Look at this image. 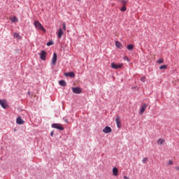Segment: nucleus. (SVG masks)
<instances>
[{"label": "nucleus", "instance_id": "obj_24", "mask_svg": "<svg viewBox=\"0 0 179 179\" xmlns=\"http://www.w3.org/2000/svg\"><path fill=\"white\" fill-rule=\"evenodd\" d=\"M54 45V42L53 41H49L47 43V45L48 47H50V45Z\"/></svg>", "mask_w": 179, "mask_h": 179}, {"label": "nucleus", "instance_id": "obj_9", "mask_svg": "<svg viewBox=\"0 0 179 179\" xmlns=\"http://www.w3.org/2000/svg\"><path fill=\"white\" fill-rule=\"evenodd\" d=\"M115 121L117 128H121V117H120V116H117Z\"/></svg>", "mask_w": 179, "mask_h": 179}, {"label": "nucleus", "instance_id": "obj_12", "mask_svg": "<svg viewBox=\"0 0 179 179\" xmlns=\"http://www.w3.org/2000/svg\"><path fill=\"white\" fill-rule=\"evenodd\" d=\"M64 76L66 77L69 76V78H75V73H73V71L65 73Z\"/></svg>", "mask_w": 179, "mask_h": 179}, {"label": "nucleus", "instance_id": "obj_33", "mask_svg": "<svg viewBox=\"0 0 179 179\" xmlns=\"http://www.w3.org/2000/svg\"><path fill=\"white\" fill-rule=\"evenodd\" d=\"M124 179H130V178H128L127 176H124Z\"/></svg>", "mask_w": 179, "mask_h": 179}, {"label": "nucleus", "instance_id": "obj_2", "mask_svg": "<svg viewBox=\"0 0 179 179\" xmlns=\"http://www.w3.org/2000/svg\"><path fill=\"white\" fill-rule=\"evenodd\" d=\"M110 66L112 68V69H122L123 66H124V64L122 63H119V64H115L114 62L110 64Z\"/></svg>", "mask_w": 179, "mask_h": 179}, {"label": "nucleus", "instance_id": "obj_3", "mask_svg": "<svg viewBox=\"0 0 179 179\" xmlns=\"http://www.w3.org/2000/svg\"><path fill=\"white\" fill-rule=\"evenodd\" d=\"M52 128L59 129V131H64V127H62V125L60 124L54 123L52 124Z\"/></svg>", "mask_w": 179, "mask_h": 179}, {"label": "nucleus", "instance_id": "obj_10", "mask_svg": "<svg viewBox=\"0 0 179 179\" xmlns=\"http://www.w3.org/2000/svg\"><path fill=\"white\" fill-rule=\"evenodd\" d=\"M16 122H17V124H18V125H22V124H24V121L22 119L21 117H18L17 118Z\"/></svg>", "mask_w": 179, "mask_h": 179}, {"label": "nucleus", "instance_id": "obj_6", "mask_svg": "<svg viewBox=\"0 0 179 179\" xmlns=\"http://www.w3.org/2000/svg\"><path fill=\"white\" fill-rule=\"evenodd\" d=\"M0 106L3 108H6L8 107V103L6 99H0Z\"/></svg>", "mask_w": 179, "mask_h": 179}, {"label": "nucleus", "instance_id": "obj_34", "mask_svg": "<svg viewBox=\"0 0 179 179\" xmlns=\"http://www.w3.org/2000/svg\"><path fill=\"white\" fill-rule=\"evenodd\" d=\"M77 1H80V0H77Z\"/></svg>", "mask_w": 179, "mask_h": 179}, {"label": "nucleus", "instance_id": "obj_19", "mask_svg": "<svg viewBox=\"0 0 179 179\" xmlns=\"http://www.w3.org/2000/svg\"><path fill=\"white\" fill-rule=\"evenodd\" d=\"M164 142H165L164 139H163V138H159V139H158V141H157V144H158V145H163V143H164Z\"/></svg>", "mask_w": 179, "mask_h": 179}, {"label": "nucleus", "instance_id": "obj_29", "mask_svg": "<svg viewBox=\"0 0 179 179\" xmlns=\"http://www.w3.org/2000/svg\"><path fill=\"white\" fill-rule=\"evenodd\" d=\"M63 29L64 30H66V25L65 24V23L63 24Z\"/></svg>", "mask_w": 179, "mask_h": 179}, {"label": "nucleus", "instance_id": "obj_25", "mask_svg": "<svg viewBox=\"0 0 179 179\" xmlns=\"http://www.w3.org/2000/svg\"><path fill=\"white\" fill-rule=\"evenodd\" d=\"M167 68V66L166 65H162L159 67V69H166Z\"/></svg>", "mask_w": 179, "mask_h": 179}, {"label": "nucleus", "instance_id": "obj_27", "mask_svg": "<svg viewBox=\"0 0 179 179\" xmlns=\"http://www.w3.org/2000/svg\"><path fill=\"white\" fill-rule=\"evenodd\" d=\"M124 61H127V62H129V58H128V57H127V56H124Z\"/></svg>", "mask_w": 179, "mask_h": 179}, {"label": "nucleus", "instance_id": "obj_14", "mask_svg": "<svg viewBox=\"0 0 179 179\" xmlns=\"http://www.w3.org/2000/svg\"><path fill=\"white\" fill-rule=\"evenodd\" d=\"M62 34H64V30H62V29H59L58 32V38H61V37H62Z\"/></svg>", "mask_w": 179, "mask_h": 179}, {"label": "nucleus", "instance_id": "obj_11", "mask_svg": "<svg viewBox=\"0 0 179 179\" xmlns=\"http://www.w3.org/2000/svg\"><path fill=\"white\" fill-rule=\"evenodd\" d=\"M57 53L54 52L53 53V57H52V65H55L57 64Z\"/></svg>", "mask_w": 179, "mask_h": 179}, {"label": "nucleus", "instance_id": "obj_4", "mask_svg": "<svg viewBox=\"0 0 179 179\" xmlns=\"http://www.w3.org/2000/svg\"><path fill=\"white\" fill-rule=\"evenodd\" d=\"M72 92L75 93V94H80V93H82V89L79 87H72Z\"/></svg>", "mask_w": 179, "mask_h": 179}, {"label": "nucleus", "instance_id": "obj_31", "mask_svg": "<svg viewBox=\"0 0 179 179\" xmlns=\"http://www.w3.org/2000/svg\"><path fill=\"white\" fill-rule=\"evenodd\" d=\"M169 164H173V161L169 160Z\"/></svg>", "mask_w": 179, "mask_h": 179}, {"label": "nucleus", "instance_id": "obj_28", "mask_svg": "<svg viewBox=\"0 0 179 179\" xmlns=\"http://www.w3.org/2000/svg\"><path fill=\"white\" fill-rule=\"evenodd\" d=\"M157 62H158V64H163L164 60H163V59H158Z\"/></svg>", "mask_w": 179, "mask_h": 179}, {"label": "nucleus", "instance_id": "obj_17", "mask_svg": "<svg viewBox=\"0 0 179 179\" xmlns=\"http://www.w3.org/2000/svg\"><path fill=\"white\" fill-rule=\"evenodd\" d=\"M118 2H120V3H122L123 6H125L127 3H128L127 0H118Z\"/></svg>", "mask_w": 179, "mask_h": 179}, {"label": "nucleus", "instance_id": "obj_18", "mask_svg": "<svg viewBox=\"0 0 179 179\" xmlns=\"http://www.w3.org/2000/svg\"><path fill=\"white\" fill-rule=\"evenodd\" d=\"M10 20L13 22V23H16V22H17V17H16V16H14L13 17H10Z\"/></svg>", "mask_w": 179, "mask_h": 179}, {"label": "nucleus", "instance_id": "obj_22", "mask_svg": "<svg viewBox=\"0 0 179 179\" xmlns=\"http://www.w3.org/2000/svg\"><path fill=\"white\" fill-rule=\"evenodd\" d=\"M14 37H15V38H21L20 35L17 33L14 34Z\"/></svg>", "mask_w": 179, "mask_h": 179}, {"label": "nucleus", "instance_id": "obj_7", "mask_svg": "<svg viewBox=\"0 0 179 179\" xmlns=\"http://www.w3.org/2000/svg\"><path fill=\"white\" fill-rule=\"evenodd\" d=\"M147 108H148V105L146 103H143L141 106L139 114L142 115V114H143V113H145V111L146 110Z\"/></svg>", "mask_w": 179, "mask_h": 179}, {"label": "nucleus", "instance_id": "obj_23", "mask_svg": "<svg viewBox=\"0 0 179 179\" xmlns=\"http://www.w3.org/2000/svg\"><path fill=\"white\" fill-rule=\"evenodd\" d=\"M148 157H145L143 159L142 162L144 164H146V163H148Z\"/></svg>", "mask_w": 179, "mask_h": 179}, {"label": "nucleus", "instance_id": "obj_8", "mask_svg": "<svg viewBox=\"0 0 179 179\" xmlns=\"http://www.w3.org/2000/svg\"><path fill=\"white\" fill-rule=\"evenodd\" d=\"M102 131L103 134H110L113 131V129L110 127H106Z\"/></svg>", "mask_w": 179, "mask_h": 179}, {"label": "nucleus", "instance_id": "obj_30", "mask_svg": "<svg viewBox=\"0 0 179 179\" xmlns=\"http://www.w3.org/2000/svg\"><path fill=\"white\" fill-rule=\"evenodd\" d=\"M176 170H177V171H179V166H176Z\"/></svg>", "mask_w": 179, "mask_h": 179}, {"label": "nucleus", "instance_id": "obj_21", "mask_svg": "<svg viewBox=\"0 0 179 179\" xmlns=\"http://www.w3.org/2000/svg\"><path fill=\"white\" fill-rule=\"evenodd\" d=\"M121 12H125L127 10V7L125 6H122L120 8Z\"/></svg>", "mask_w": 179, "mask_h": 179}, {"label": "nucleus", "instance_id": "obj_16", "mask_svg": "<svg viewBox=\"0 0 179 179\" xmlns=\"http://www.w3.org/2000/svg\"><path fill=\"white\" fill-rule=\"evenodd\" d=\"M59 84L60 85V86H63V87L66 86V83L64 80H60L59 82Z\"/></svg>", "mask_w": 179, "mask_h": 179}, {"label": "nucleus", "instance_id": "obj_13", "mask_svg": "<svg viewBox=\"0 0 179 179\" xmlns=\"http://www.w3.org/2000/svg\"><path fill=\"white\" fill-rule=\"evenodd\" d=\"M113 175L115 176V177L118 176V169H117L116 167H114L113 169Z\"/></svg>", "mask_w": 179, "mask_h": 179}, {"label": "nucleus", "instance_id": "obj_20", "mask_svg": "<svg viewBox=\"0 0 179 179\" xmlns=\"http://www.w3.org/2000/svg\"><path fill=\"white\" fill-rule=\"evenodd\" d=\"M127 48L129 51H132V50H134V45L129 44L127 45Z\"/></svg>", "mask_w": 179, "mask_h": 179}, {"label": "nucleus", "instance_id": "obj_32", "mask_svg": "<svg viewBox=\"0 0 179 179\" xmlns=\"http://www.w3.org/2000/svg\"><path fill=\"white\" fill-rule=\"evenodd\" d=\"M50 136H54V131H52V132L50 133Z\"/></svg>", "mask_w": 179, "mask_h": 179}, {"label": "nucleus", "instance_id": "obj_5", "mask_svg": "<svg viewBox=\"0 0 179 179\" xmlns=\"http://www.w3.org/2000/svg\"><path fill=\"white\" fill-rule=\"evenodd\" d=\"M39 55L42 61H45V58L47 57V52H45V50H42Z\"/></svg>", "mask_w": 179, "mask_h": 179}, {"label": "nucleus", "instance_id": "obj_1", "mask_svg": "<svg viewBox=\"0 0 179 179\" xmlns=\"http://www.w3.org/2000/svg\"><path fill=\"white\" fill-rule=\"evenodd\" d=\"M34 24L36 27V29H38V30H41V31H43V33H45V29L44 28V27H43V25L41 24V23H40V22L36 20L34 22Z\"/></svg>", "mask_w": 179, "mask_h": 179}, {"label": "nucleus", "instance_id": "obj_26", "mask_svg": "<svg viewBox=\"0 0 179 179\" xmlns=\"http://www.w3.org/2000/svg\"><path fill=\"white\" fill-rule=\"evenodd\" d=\"M141 82H143V83L146 82V78H145V77H141Z\"/></svg>", "mask_w": 179, "mask_h": 179}, {"label": "nucleus", "instance_id": "obj_15", "mask_svg": "<svg viewBox=\"0 0 179 179\" xmlns=\"http://www.w3.org/2000/svg\"><path fill=\"white\" fill-rule=\"evenodd\" d=\"M115 45L117 48H121V47H122V44H121V42L118 41H115Z\"/></svg>", "mask_w": 179, "mask_h": 179}]
</instances>
